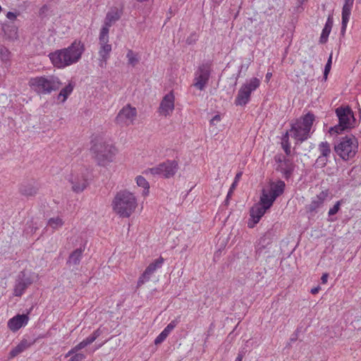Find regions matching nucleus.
<instances>
[{
	"label": "nucleus",
	"instance_id": "obj_1",
	"mask_svg": "<svg viewBox=\"0 0 361 361\" xmlns=\"http://www.w3.org/2000/svg\"><path fill=\"white\" fill-rule=\"evenodd\" d=\"M285 187L284 181L279 180L270 182L268 187L262 189L259 202L255 204L250 210V218L247 221L249 228H254L259 223L276 199L283 193Z\"/></svg>",
	"mask_w": 361,
	"mask_h": 361
},
{
	"label": "nucleus",
	"instance_id": "obj_2",
	"mask_svg": "<svg viewBox=\"0 0 361 361\" xmlns=\"http://www.w3.org/2000/svg\"><path fill=\"white\" fill-rule=\"evenodd\" d=\"M84 51L83 43L75 40L68 47L51 52L49 54V58L54 67L63 69L78 63Z\"/></svg>",
	"mask_w": 361,
	"mask_h": 361
},
{
	"label": "nucleus",
	"instance_id": "obj_3",
	"mask_svg": "<svg viewBox=\"0 0 361 361\" xmlns=\"http://www.w3.org/2000/svg\"><path fill=\"white\" fill-rule=\"evenodd\" d=\"M113 212L121 218H129L137 207L135 195L126 189L118 191L111 204Z\"/></svg>",
	"mask_w": 361,
	"mask_h": 361
},
{
	"label": "nucleus",
	"instance_id": "obj_4",
	"mask_svg": "<svg viewBox=\"0 0 361 361\" xmlns=\"http://www.w3.org/2000/svg\"><path fill=\"white\" fill-rule=\"evenodd\" d=\"M90 152L97 164L105 167L114 161L118 149L110 141L99 138L92 141Z\"/></svg>",
	"mask_w": 361,
	"mask_h": 361
},
{
	"label": "nucleus",
	"instance_id": "obj_5",
	"mask_svg": "<svg viewBox=\"0 0 361 361\" xmlns=\"http://www.w3.org/2000/svg\"><path fill=\"white\" fill-rule=\"evenodd\" d=\"M314 121L315 116L310 111L295 119L291 123L290 136L300 142L307 140L314 132L313 129Z\"/></svg>",
	"mask_w": 361,
	"mask_h": 361
},
{
	"label": "nucleus",
	"instance_id": "obj_6",
	"mask_svg": "<svg viewBox=\"0 0 361 361\" xmlns=\"http://www.w3.org/2000/svg\"><path fill=\"white\" fill-rule=\"evenodd\" d=\"M28 85L37 94L46 95L58 90L61 82L57 76L49 75L32 78L29 80Z\"/></svg>",
	"mask_w": 361,
	"mask_h": 361
},
{
	"label": "nucleus",
	"instance_id": "obj_7",
	"mask_svg": "<svg viewBox=\"0 0 361 361\" xmlns=\"http://www.w3.org/2000/svg\"><path fill=\"white\" fill-rule=\"evenodd\" d=\"M357 149L358 142L354 136H345L334 146L336 153L344 161L353 159Z\"/></svg>",
	"mask_w": 361,
	"mask_h": 361
},
{
	"label": "nucleus",
	"instance_id": "obj_8",
	"mask_svg": "<svg viewBox=\"0 0 361 361\" xmlns=\"http://www.w3.org/2000/svg\"><path fill=\"white\" fill-rule=\"evenodd\" d=\"M260 84L261 81L257 78H252L250 80H247L238 91L235 99V104L243 106L248 104L250 101L251 94L259 88Z\"/></svg>",
	"mask_w": 361,
	"mask_h": 361
},
{
	"label": "nucleus",
	"instance_id": "obj_9",
	"mask_svg": "<svg viewBox=\"0 0 361 361\" xmlns=\"http://www.w3.org/2000/svg\"><path fill=\"white\" fill-rule=\"evenodd\" d=\"M338 118V124L331 127L329 132L331 134H339L344 130L351 128L355 121L353 112L348 107H338L336 109Z\"/></svg>",
	"mask_w": 361,
	"mask_h": 361
},
{
	"label": "nucleus",
	"instance_id": "obj_10",
	"mask_svg": "<svg viewBox=\"0 0 361 361\" xmlns=\"http://www.w3.org/2000/svg\"><path fill=\"white\" fill-rule=\"evenodd\" d=\"M178 162L175 160H167L157 166L146 169L144 173L153 176H161L165 178L173 177L178 170Z\"/></svg>",
	"mask_w": 361,
	"mask_h": 361
},
{
	"label": "nucleus",
	"instance_id": "obj_11",
	"mask_svg": "<svg viewBox=\"0 0 361 361\" xmlns=\"http://www.w3.org/2000/svg\"><path fill=\"white\" fill-rule=\"evenodd\" d=\"M35 278V274L31 271H20L16 279L13 295L16 297L22 296L26 289L33 283Z\"/></svg>",
	"mask_w": 361,
	"mask_h": 361
},
{
	"label": "nucleus",
	"instance_id": "obj_12",
	"mask_svg": "<svg viewBox=\"0 0 361 361\" xmlns=\"http://www.w3.org/2000/svg\"><path fill=\"white\" fill-rule=\"evenodd\" d=\"M212 68L209 63L200 64L195 72L193 85L200 90H203L209 80Z\"/></svg>",
	"mask_w": 361,
	"mask_h": 361
},
{
	"label": "nucleus",
	"instance_id": "obj_13",
	"mask_svg": "<svg viewBox=\"0 0 361 361\" xmlns=\"http://www.w3.org/2000/svg\"><path fill=\"white\" fill-rule=\"evenodd\" d=\"M137 116V109L130 104L124 106L116 117V122L121 126H128L133 123Z\"/></svg>",
	"mask_w": 361,
	"mask_h": 361
},
{
	"label": "nucleus",
	"instance_id": "obj_14",
	"mask_svg": "<svg viewBox=\"0 0 361 361\" xmlns=\"http://www.w3.org/2000/svg\"><path fill=\"white\" fill-rule=\"evenodd\" d=\"M164 262V258L162 257H159L150 263L139 277L137 286L140 287L145 283L148 282L150 280L151 276L157 271V270L162 267Z\"/></svg>",
	"mask_w": 361,
	"mask_h": 361
},
{
	"label": "nucleus",
	"instance_id": "obj_15",
	"mask_svg": "<svg viewBox=\"0 0 361 361\" xmlns=\"http://www.w3.org/2000/svg\"><path fill=\"white\" fill-rule=\"evenodd\" d=\"M109 34H106V30L100 31L99 35V43L100 48L99 50L100 66H104V63L108 59L109 54L111 51V45L109 44Z\"/></svg>",
	"mask_w": 361,
	"mask_h": 361
},
{
	"label": "nucleus",
	"instance_id": "obj_16",
	"mask_svg": "<svg viewBox=\"0 0 361 361\" xmlns=\"http://www.w3.org/2000/svg\"><path fill=\"white\" fill-rule=\"evenodd\" d=\"M175 108V96L171 91L166 94L161 99L158 109L159 115L167 117L173 111Z\"/></svg>",
	"mask_w": 361,
	"mask_h": 361
},
{
	"label": "nucleus",
	"instance_id": "obj_17",
	"mask_svg": "<svg viewBox=\"0 0 361 361\" xmlns=\"http://www.w3.org/2000/svg\"><path fill=\"white\" fill-rule=\"evenodd\" d=\"M87 170L85 169L80 173L72 174L69 178V181L72 184V189L75 192L83 191L87 185Z\"/></svg>",
	"mask_w": 361,
	"mask_h": 361
},
{
	"label": "nucleus",
	"instance_id": "obj_18",
	"mask_svg": "<svg viewBox=\"0 0 361 361\" xmlns=\"http://www.w3.org/2000/svg\"><path fill=\"white\" fill-rule=\"evenodd\" d=\"M121 15V9L113 8L109 11L106 15L104 25H102L100 31L106 30V34H109L110 27L120 19Z\"/></svg>",
	"mask_w": 361,
	"mask_h": 361
},
{
	"label": "nucleus",
	"instance_id": "obj_19",
	"mask_svg": "<svg viewBox=\"0 0 361 361\" xmlns=\"http://www.w3.org/2000/svg\"><path fill=\"white\" fill-rule=\"evenodd\" d=\"M29 322V317L27 314H17L7 322L8 328L13 332H16L20 328L25 326Z\"/></svg>",
	"mask_w": 361,
	"mask_h": 361
},
{
	"label": "nucleus",
	"instance_id": "obj_20",
	"mask_svg": "<svg viewBox=\"0 0 361 361\" xmlns=\"http://www.w3.org/2000/svg\"><path fill=\"white\" fill-rule=\"evenodd\" d=\"M354 0H344L341 13V32H345L350 20Z\"/></svg>",
	"mask_w": 361,
	"mask_h": 361
},
{
	"label": "nucleus",
	"instance_id": "obj_21",
	"mask_svg": "<svg viewBox=\"0 0 361 361\" xmlns=\"http://www.w3.org/2000/svg\"><path fill=\"white\" fill-rule=\"evenodd\" d=\"M271 245V239L267 235L261 237L255 246L256 254L259 257L262 255L269 252Z\"/></svg>",
	"mask_w": 361,
	"mask_h": 361
},
{
	"label": "nucleus",
	"instance_id": "obj_22",
	"mask_svg": "<svg viewBox=\"0 0 361 361\" xmlns=\"http://www.w3.org/2000/svg\"><path fill=\"white\" fill-rule=\"evenodd\" d=\"M327 195L326 191H322L318 194L312 200L310 204H308L307 211L311 213L316 212L318 208L322 206Z\"/></svg>",
	"mask_w": 361,
	"mask_h": 361
},
{
	"label": "nucleus",
	"instance_id": "obj_23",
	"mask_svg": "<svg viewBox=\"0 0 361 361\" xmlns=\"http://www.w3.org/2000/svg\"><path fill=\"white\" fill-rule=\"evenodd\" d=\"M33 343L34 341H28L27 339H23L15 348L11 350L9 354L10 357H15L30 348Z\"/></svg>",
	"mask_w": 361,
	"mask_h": 361
},
{
	"label": "nucleus",
	"instance_id": "obj_24",
	"mask_svg": "<svg viewBox=\"0 0 361 361\" xmlns=\"http://www.w3.org/2000/svg\"><path fill=\"white\" fill-rule=\"evenodd\" d=\"M20 192L26 197H32L37 192L38 188L32 183H24L20 186Z\"/></svg>",
	"mask_w": 361,
	"mask_h": 361
},
{
	"label": "nucleus",
	"instance_id": "obj_25",
	"mask_svg": "<svg viewBox=\"0 0 361 361\" xmlns=\"http://www.w3.org/2000/svg\"><path fill=\"white\" fill-rule=\"evenodd\" d=\"M84 252V248L80 247L75 250L72 252L68 257L67 261V264L69 265H78L79 264L82 253Z\"/></svg>",
	"mask_w": 361,
	"mask_h": 361
},
{
	"label": "nucleus",
	"instance_id": "obj_26",
	"mask_svg": "<svg viewBox=\"0 0 361 361\" xmlns=\"http://www.w3.org/2000/svg\"><path fill=\"white\" fill-rule=\"evenodd\" d=\"M74 88V85L69 82L65 87L62 88L58 94L57 99L61 101V102L63 103L66 101L68 96L73 92Z\"/></svg>",
	"mask_w": 361,
	"mask_h": 361
},
{
	"label": "nucleus",
	"instance_id": "obj_27",
	"mask_svg": "<svg viewBox=\"0 0 361 361\" xmlns=\"http://www.w3.org/2000/svg\"><path fill=\"white\" fill-rule=\"evenodd\" d=\"M135 182L138 187L143 189L142 195L146 197L149 193V184L148 181L142 176H137L135 178Z\"/></svg>",
	"mask_w": 361,
	"mask_h": 361
},
{
	"label": "nucleus",
	"instance_id": "obj_28",
	"mask_svg": "<svg viewBox=\"0 0 361 361\" xmlns=\"http://www.w3.org/2000/svg\"><path fill=\"white\" fill-rule=\"evenodd\" d=\"M319 150L320 152V155L329 158L331 154V147L329 142L326 141L322 142L319 145Z\"/></svg>",
	"mask_w": 361,
	"mask_h": 361
},
{
	"label": "nucleus",
	"instance_id": "obj_29",
	"mask_svg": "<svg viewBox=\"0 0 361 361\" xmlns=\"http://www.w3.org/2000/svg\"><path fill=\"white\" fill-rule=\"evenodd\" d=\"M47 224L53 229H58L63 225V221L61 217L56 216L49 219Z\"/></svg>",
	"mask_w": 361,
	"mask_h": 361
},
{
	"label": "nucleus",
	"instance_id": "obj_30",
	"mask_svg": "<svg viewBox=\"0 0 361 361\" xmlns=\"http://www.w3.org/2000/svg\"><path fill=\"white\" fill-rule=\"evenodd\" d=\"M281 146L286 154H290V145L289 143L288 132L286 133V134L283 135L281 139Z\"/></svg>",
	"mask_w": 361,
	"mask_h": 361
},
{
	"label": "nucleus",
	"instance_id": "obj_31",
	"mask_svg": "<svg viewBox=\"0 0 361 361\" xmlns=\"http://www.w3.org/2000/svg\"><path fill=\"white\" fill-rule=\"evenodd\" d=\"M101 334L102 331L100 330V329H97L90 336L87 337L82 341L85 343V346H87L92 343Z\"/></svg>",
	"mask_w": 361,
	"mask_h": 361
},
{
	"label": "nucleus",
	"instance_id": "obj_32",
	"mask_svg": "<svg viewBox=\"0 0 361 361\" xmlns=\"http://www.w3.org/2000/svg\"><path fill=\"white\" fill-rule=\"evenodd\" d=\"M341 205V201H337L336 204L331 208H330L328 212L329 216L328 219L329 221L333 222L335 221V219H332L331 216L335 215L339 211Z\"/></svg>",
	"mask_w": 361,
	"mask_h": 361
},
{
	"label": "nucleus",
	"instance_id": "obj_33",
	"mask_svg": "<svg viewBox=\"0 0 361 361\" xmlns=\"http://www.w3.org/2000/svg\"><path fill=\"white\" fill-rule=\"evenodd\" d=\"M126 57L128 59V63L132 66H135L139 61L137 55L132 50H128Z\"/></svg>",
	"mask_w": 361,
	"mask_h": 361
},
{
	"label": "nucleus",
	"instance_id": "obj_34",
	"mask_svg": "<svg viewBox=\"0 0 361 361\" xmlns=\"http://www.w3.org/2000/svg\"><path fill=\"white\" fill-rule=\"evenodd\" d=\"M332 64V54H331L327 60L324 70V80H326L328 74L329 73Z\"/></svg>",
	"mask_w": 361,
	"mask_h": 361
},
{
	"label": "nucleus",
	"instance_id": "obj_35",
	"mask_svg": "<svg viewBox=\"0 0 361 361\" xmlns=\"http://www.w3.org/2000/svg\"><path fill=\"white\" fill-rule=\"evenodd\" d=\"M178 322L176 320H172L163 330V332L169 336L170 333L176 326Z\"/></svg>",
	"mask_w": 361,
	"mask_h": 361
},
{
	"label": "nucleus",
	"instance_id": "obj_36",
	"mask_svg": "<svg viewBox=\"0 0 361 361\" xmlns=\"http://www.w3.org/2000/svg\"><path fill=\"white\" fill-rule=\"evenodd\" d=\"M10 52L5 47L0 48V58L3 61H7L9 59Z\"/></svg>",
	"mask_w": 361,
	"mask_h": 361
},
{
	"label": "nucleus",
	"instance_id": "obj_37",
	"mask_svg": "<svg viewBox=\"0 0 361 361\" xmlns=\"http://www.w3.org/2000/svg\"><path fill=\"white\" fill-rule=\"evenodd\" d=\"M331 31V30H330L329 29H326L324 27L323 28L321 36H320V40H319L321 43H325L327 41Z\"/></svg>",
	"mask_w": 361,
	"mask_h": 361
},
{
	"label": "nucleus",
	"instance_id": "obj_38",
	"mask_svg": "<svg viewBox=\"0 0 361 361\" xmlns=\"http://www.w3.org/2000/svg\"><path fill=\"white\" fill-rule=\"evenodd\" d=\"M85 355L82 353H75L68 361H82L85 360Z\"/></svg>",
	"mask_w": 361,
	"mask_h": 361
},
{
	"label": "nucleus",
	"instance_id": "obj_39",
	"mask_svg": "<svg viewBox=\"0 0 361 361\" xmlns=\"http://www.w3.org/2000/svg\"><path fill=\"white\" fill-rule=\"evenodd\" d=\"M168 337L166 334L163 332V331L156 337L154 339V344L159 345L164 342L166 338Z\"/></svg>",
	"mask_w": 361,
	"mask_h": 361
},
{
	"label": "nucleus",
	"instance_id": "obj_40",
	"mask_svg": "<svg viewBox=\"0 0 361 361\" xmlns=\"http://www.w3.org/2000/svg\"><path fill=\"white\" fill-rule=\"evenodd\" d=\"M328 159L329 157L319 155L316 161V164L318 166L323 167L327 164Z\"/></svg>",
	"mask_w": 361,
	"mask_h": 361
},
{
	"label": "nucleus",
	"instance_id": "obj_41",
	"mask_svg": "<svg viewBox=\"0 0 361 361\" xmlns=\"http://www.w3.org/2000/svg\"><path fill=\"white\" fill-rule=\"evenodd\" d=\"M332 26H333V18L331 16H329L324 27L331 30Z\"/></svg>",
	"mask_w": 361,
	"mask_h": 361
},
{
	"label": "nucleus",
	"instance_id": "obj_42",
	"mask_svg": "<svg viewBox=\"0 0 361 361\" xmlns=\"http://www.w3.org/2000/svg\"><path fill=\"white\" fill-rule=\"evenodd\" d=\"M85 347H86L85 346V343L82 341L78 345L74 346L73 348L77 353V352H78L79 350H80L81 349H82V348H84Z\"/></svg>",
	"mask_w": 361,
	"mask_h": 361
},
{
	"label": "nucleus",
	"instance_id": "obj_43",
	"mask_svg": "<svg viewBox=\"0 0 361 361\" xmlns=\"http://www.w3.org/2000/svg\"><path fill=\"white\" fill-rule=\"evenodd\" d=\"M221 121V116L220 115L217 114L215 115L210 121L211 125H215L216 123H219Z\"/></svg>",
	"mask_w": 361,
	"mask_h": 361
},
{
	"label": "nucleus",
	"instance_id": "obj_44",
	"mask_svg": "<svg viewBox=\"0 0 361 361\" xmlns=\"http://www.w3.org/2000/svg\"><path fill=\"white\" fill-rule=\"evenodd\" d=\"M6 18L11 20H14L16 19L17 18V15L13 13V12H11V11H8L7 13H6Z\"/></svg>",
	"mask_w": 361,
	"mask_h": 361
},
{
	"label": "nucleus",
	"instance_id": "obj_45",
	"mask_svg": "<svg viewBox=\"0 0 361 361\" xmlns=\"http://www.w3.org/2000/svg\"><path fill=\"white\" fill-rule=\"evenodd\" d=\"M328 278H329V274L327 273L323 274L322 277H321L322 283H323V284L326 283Z\"/></svg>",
	"mask_w": 361,
	"mask_h": 361
},
{
	"label": "nucleus",
	"instance_id": "obj_46",
	"mask_svg": "<svg viewBox=\"0 0 361 361\" xmlns=\"http://www.w3.org/2000/svg\"><path fill=\"white\" fill-rule=\"evenodd\" d=\"M245 352L242 350L239 352L238 356L236 357L235 361H242L244 357Z\"/></svg>",
	"mask_w": 361,
	"mask_h": 361
},
{
	"label": "nucleus",
	"instance_id": "obj_47",
	"mask_svg": "<svg viewBox=\"0 0 361 361\" xmlns=\"http://www.w3.org/2000/svg\"><path fill=\"white\" fill-rule=\"evenodd\" d=\"M320 290H321V288H320L319 286H318L317 287H314V288H312L311 290H310V293L314 295V294L318 293Z\"/></svg>",
	"mask_w": 361,
	"mask_h": 361
},
{
	"label": "nucleus",
	"instance_id": "obj_48",
	"mask_svg": "<svg viewBox=\"0 0 361 361\" xmlns=\"http://www.w3.org/2000/svg\"><path fill=\"white\" fill-rule=\"evenodd\" d=\"M249 64H250V62L248 63H246V64H242L240 67V69L238 71V73L240 74V73L243 70L245 69V71L249 67Z\"/></svg>",
	"mask_w": 361,
	"mask_h": 361
},
{
	"label": "nucleus",
	"instance_id": "obj_49",
	"mask_svg": "<svg viewBox=\"0 0 361 361\" xmlns=\"http://www.w3.org/2000/svg\"><path fill=\"white\" fill-rule=\"evenodd\" d=\"M233 193V190H232V188H230L228 193H227V195H226V198L225 200V202L226 204H228V200H229V198L231 197V195Z\"/></svg>",
	"mask_w": 361,
	"mask_h": 361
},
{
	"label": "nucleus",
	"instance_id": "obj_50",
	"mask_svg": "<svg viewBox=\"0 0 361 361\" xmlns=\"http://www.w3.org/2000/svg\"><path fill=\"white\" fill-rule=\"evenodd\" d=\"M75 353H76L73 348H72L66 355H65V357H71L73 356V354H75Z\"/></svg>",
	"mask_w": 361,
	"mask_h": 361
},
{
	"label": "nucleus",
	"instance_id": "obj_51",
	"mask_svg": "<svg viewBox=\"0 0 361 361\" xmlns=\"http://www.w3.org/2000/svg\"><path fill=\"white\" fill-rule=\"evenodd\" d=\"M271 76H272V73H271L268 72V73L266 74V76H265L266 80H267V81H269V80H270V78H271Z\"/></svg>",
	"mask_w": 361,
	"mask_h": 361
},
{
	"label": "nucleus",
	"instance_id": "obj_52",
	"mask_svg": "<svg viewBox=\"0 0 361 361\" xmlns=\"http://www.w3.org/2000/svg\"><path fill=\"white\" fill-rule=\"evenodd\" d=\"M241 175H242V173H240V172L237 173L235 177V181L238 182V180L240 178Z\"/></svg>",
	"mask_w": 361,
	"mask_h": 361
},
{
	"label": "nucleus",
	"instance_id": "obj_53",
	"mask_svg": "<svg viewBox=\"0 0 361 361\" xmlns=\"http://www.w3.org/2000/svg\"><path fill=\"white\" fill-rule=\"evenodd\" d=\"M236 184H237V182L234 180V182L232 183L231 186L230 188H232V190H234V188H235L236 186Z\"/></svg>",
	"mask_w": 361,
	"mask_h": 361
},
{
	"label": "nucleus",
	"instance_id": "obj_54",
	"mask_svg": "<svg viewBox=\"0 0 361 361\" xmlns=\"http://www.w3.org/2000/svg\"><path fill=\"white\" fill-rule=\"evenodd\" d=\"M306 0H298L299 4L302 5Z\"/></svg>",
	"mask_w": 361,
	"mask_h": 361
},
{
	"label": "nucleus",
	"instance_id": "obj_55",
	"mask_svg": "<svg viewBox=\"0 0 361 361\" xmlns=\"http://www.w3.org/2000/svg\"><path fill=\"white\" fill-rule=\"evenodd\" d=\"M187 42H188V44H190V43H191V41H190V37L187 39Z\"/></svg>",
	"mask_w": 361,
	"mask_h": 361
}]
</instances>
